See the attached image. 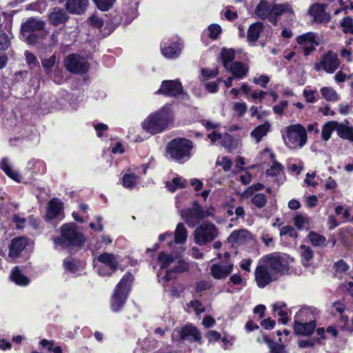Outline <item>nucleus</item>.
I'll return each mask as SVG.
<instances>
[{
    "mask_svg": "<svg viewBox=\"0 0 353 353\" xmlns=\"http://www.w3.org/2000/svg\"><path fill=\"white\" fill-rule=\"evenodd\" d=\"M174 115L169 105H165L159 110L149 114L142 121L143 130L152 135L162 133L172 125Z\"/></svg>",
    "mask_w": 353,
    "mask_h": 353,
    "instance_id": "obj_1",
    "label": "nucleus"
},
{
    "mask_svg": "<svg viewBox=\"0 0 353 353\" xmlns=\"http://www.w3.org/2000/svg\"><path fill=\"white\" fill-rule=\"evenodd\" d=\"M254 14L261 20L268 19L273 26H277L279 18L285 14L286 17L292 21L294 11L288 3L271 4L266 0H261L254 9Z\"/></svg>",
    "mask_w": 353,
    "mask_h": 353,
    "instance_id": "obj_2",
    "label": "nucleus"
},
{
    "mask_svg": "<svg viewBox=\"0 0 353 353\" xmlns=\"http://www.w3.org/2000/svg\"><path fill=\"white\" fill-rule=\"evenodd\" d=\"M60 236L53 238L54 243L63 249L81 248L85 243L83 233L77 230L75 223H63L59 228Z\"/></svg>",
    "mask_w": 353,
    "mask_h": 353,
    "instance_id": "obj_3",
    "label": "nucleus"
},
{
    "mask_svg": "<svg viewBox=\"0 0 353 353\" xmlns=\"http://www.w3.org/2000/svg\"><path fill=\"white\" fill-rule=\"evenodd\" d=\"M134 281L133 274L128 271L116 285L110 299V307L114 312L121 310L125 304Z\"/></svg>",
    "mask_w": 353,
    "mask_h": 353,
    "instance_id": "obj_4",
    "label": "nucleus"
},
{
    "mask_svg": "<svg viewBox=\"0 0 353 353\" xmlns=\"http://www.w3.org/2000/svg\"><path fill=\"white\" fill-rule=\"evenodd\" d=\"M193 143L186 138H174L168 143L166 152L170 158L179 163L189 160L192 156Z\"/></svg>",
    "mask_w": 353,
    "mask_h": 353,
    "instance_id": "obj_5",
    "label": "nucleus"
},
{
    "mask_svg": "<svg viewBox=\"0 0 353 353\" xmlns=\"http://www.w3.org/2000/svg\"><path fill=\"white\" fill-rule=\"evenodd\" d=\"M283 139L288 148H301L307 141L306 128L300 123L290 125L285 128V134H283Z\"/></svg>",
    "mask_w": 353,
    "mask_h": 353,
    "instance_id": "obj_6",
    "label": "nucleus"
},
{
    "mask_svg": "<svg viewBox=\"0 0 353 353\" xmlns=\"http://www.w3.org/2000/svg\"><path fill=\"white\" fill-rule=\"evenodd\" d=\"M312 314L308 310L301 309L295 314L293 322V330L296 335L311 336L316 327L315 319H310L307 321V316Z\"/></svg>",
    "mask_w": 353,
    "mask_h": 353,
    "instance_id": "obj_7",
    "label": "nucleus"
},
{
    "mask_svg": "<svg viewBox=\"0 0 353 353\" xmlns=\"http://www.w3.org/2000/svg\"><path fill=\"white\" fill-rule=\"evenodd\" d=\"M45 26L46 23L43 20L29 18L21 26V34L23 41L28 45L38 43L41 36L36 32L44 30Z\"/></svg>",
    "mask_w": 353,
    "mask_h": 353,
    "instance_id": "obj_8",
    "label": "nucleus"
},
{
    "mask_svg": "<svg viewBox=\"0 0 353 353\" xmlns=\"http://www.w3.org/2000/svg\"><path fill=\"white\" fill-rule=\"evenodd\" d=\"M219 234V230L216 226L210 221H203L194 231V243L203 246L208 243L213 241Z\"/></svg>",
    "mask_w": 353,
    "mask_h": 353,
    "instance_id": "obj_9",
    "label": "nucleus"
},
{
    "mask_svg": "<svg viewBox=\"0 0 353 353\" xmlns=\"http://www.w3.org/2000/svg\"><path fill=\"white\" fill-rule=\"evenodd\" d=\"M136 17V11L130 7L123 9L121 12L115 10L110 14V18L106 21V28L112 32L121 24L125 26H128Z\"/></svg>",
    "mask_w": 353,
    "mask_h": 353,
    "instance_id": "obj_10",
    "label": "nucleus"
},
{
    "mask_svg": "<svg viewBox=\"0 0 353 353\" xmlns=\"http://www.w3.org/2000/svg\"><path fill=\"white\" fill-rule=\"evenodd\" d=\"M265 261L270 270L278 276L290 274V264L288 260L279 252H274L266 255Z\"/></svg>",
    "mask_w": 353,
    "mask_h": 353,
    "instance_id": "obj_11",
    "label": "nucleus"
},
{
    "mask_svg": "<svg viewBox=\"0 0 353 353\" xmlns=\"http://www.w3.org/2000/svg\"><path fill=\"white\" fill-rule=\"evenodd\" d=\"M210 214L205 212L201 205L197 201L192 203V207L184 209L181 212V217L190 228H194L205 218L208 217Z\"/></svg>",
    "mask_w": 353,
    "mask_h": 353,
    "instance_id": "obj_12",
    "label": "nucleus"
},
{
    "mask_svg": "<svg viewBox=\"0 0 353 353\" xmlns=\"http://www.w3.org/2000/svg\"><path fill=\"white\" fill-rule=\"evenodd\" d=\"M155 94L166 97H176L183 94L188 95L184 91L182 83L178 79L163 81L160 88L155 92Z\"/></svg>",
    "mask_w": 353,
    "mask_h": 353,
    "instance_id": "obj_13",
    "label": "nucleus"
},
{
    "mask_svg": "<svg viewBox=\"0 0 353 353\" xmlns=\"http://www.w3.org/2000/svg\"><path fill=\"white\" fill-rule=\"evenodd\" d=\"M183 42L176 37L169 38L161 43V52L166 59H176L181 53Z\"/></svg>",
    "mask_w": 353,
    "mask_h": 353,
    "instance_id": "obj_14",
    "label": "nucleus"
},
{
    "mask_svg": "<svg viewBox=\"0 0 353 353\" xmlns=\"http://www.w3.org/2000/svg\"><path fill=\"white\" fill-rule=\"evenodd\" d=\"M254 279L257 286L264 288L272 281L278 280V276L273 274L268 265H258L254 271Z\"/></svg>",
    "mask_w": 353,
    "mask_h": 353,
    "instance_id": "obj_15",
    "label": "nucleus"
},
{
    "mask_svg": "<svg viewBox=\"0 0 353 353\" xmlns=\"http://www.w3.org/2000/svg\"><path fill=\"white\" fill-rule=\"evenodd\" d=\"M319 65L327 73H334L339 67L340 61L337 54L332 50H329L327 53L323 55L320 63L316 64V69H319Z\"/></svg>",
    "mask_w": 353,
    "mask_h": 353,
    "instance_id": "obj_16",
    "label": "nucleus"
},
{
    "mask_svg": "<svg viewBox=\"0 0 353 353\" xmlns=\"http://www.w3.org/2000/svg\"><path fill=\"white\" fill-rule=\"evenodd\" d=\"M97 261L110 268V271L105 272L103 268H99V272L101 275L111 276L118 269L119 263L113 254L103 252L98 256Z\"/></svg>",
    "mask_w": 353,
    "mask_h": 353,
    "instance_id": "obj_17",
    "label": "nucleus"
},
{
    "mask_svg": "<svg viewBox=\"0 0 353 353\" xmlns=\"http://www.w3.org/2000/svg\"><path fill=\"white\" fill-rule=\"evenodd\" d=\"M327 7L326 4L314 3L310 7L308 14L313 17V20L316 23H327L330 21L331 17L325 10Z\"/></svg>",
    "mask_w": 353,
    "mask_h": 353,
    "instance_id": "obj_18",
    "label": "nucleus"
},
{
    "mask_svg": "<svg viewBox=\"0 0 353 353\" xmlns=\"http://www.w3.org/2000/svg\"><path fill=\"white\" fill-rule=\"evenodd\" d=\"M65 65L67 70L73 74H85L89 70L88 64L80 61L74 54L67 57Z\"/></svg>",
    "mask_w": 353,
    "mask_h": 353,
    "instance_id": "obj_19",
    "label": "nucleus"
},
{
    "mask_svg": "<svg viewBox=\"0 0 353 353\" xmlns=\"http://www.w3.org/2000/svg\"><path fill=\"white\" fill-rule=\"evenodd\" d=\"M233 268L234 264L232 262L214 263L210 266V274L215 279L224 280L231 274Z\"/></svg>",
    "mask_w": 353,
    "mask_h": 353,
    "instance_id": "obj_20",
    "label": "nucleus"
},
{
    "mask_svg": "<svg viewBox=\"0 0 353 353\" xmlns=\"http://www.w3.org/2000/svg\"><path fill=\"white\" fill-rule=\"evenodd\" d=\"M180 340H188L191 342L195 341L201 343V336L198 328L192 324H186L178 331Z\"/></svg>",
    "mask_w": 353,
    "mask_h": 353,
    "instance_id": "obj_21",
    "label": "nucleus"
},
{
    "mask_svg": "<svg viewBox=\"0 0 353 353\" xmlns=\"http://www.w3.org/2000/svg\"><path fill=\"white\" fill-rule=\"evenodd\" d=\"M63 210V203L59 199H52L48 204L46 221H49L59 217Z\"/></svg>",
    "mask_w": 353,
    "mask_h": 353,
    "instance_id": "obj_22",
    "label": "nucleus"
},
{
    "mask_svg": "<svg viewBox=\"0 0 353 353\" xmlns=\"http://www.w3.org/2000/svg\"><path fill=\"white\" fill-rule=\"evenodd\" d=\"M88 5V0H67L65 8L72 14L81 15L85 13Z\"/></svg>",
    "mask_w": 353,
    "mask_h": 353,
    "instance_id": "obj_23",
    "label": "nucleus"
},
{
    "mask_svg": "<svg viewBox=\"0 0 353 353\" xmlns=\"http://www.w3.org/2000/svg\"><path fill=\"white\" fill-rule=\"evenodd\" d=\"M69 19L66 12L61 8H54L48 13V19L50 23L54 26L65 23Z\"/></svg>",
    "mask_w": 353,
    "mask_h": 353,
    "instance_id": "obj_24",
    "label": "nucleus"
},
{
    "mask_svg": "<svg viewBox=\"0 0 353 353\" xmlns=\"http://www.w3.org/2000/svg\"><path fill=\"white\" fill-rule=\"evenodd\" d=\"M27 245V238L23 236L14 238L9 245V256L12 257L19 256Z\"/></svg>",
    "mask_w": 353,
    "mask_h": 353,
    "instance_id": "obj_25",
    "label": "nucleus"
},
{
    "mask_svg": "<svg viewBox=\"0 0 353 353\" xmlns=\"http://www.w3.org/2000/svg\"><path fill=\"white\" fill-rule=\"evenodd\" d=\"M252 239L251 233L245 230H236L232 232L228 238V241L231 243L242 244Z\"/></svg>",
    "mask_w": 353,
    "mask_h": 353,
    "instance_id": "obj_26",
    "label": "nucleus"
},
{
    "mask_svg": "<svg viewBox=\"0 0 353 353\" xmlns=\"http://www.w3.org/2000/svg\"><path fill=\"white\" fill-rule=\"evenodd\" d=\"M264 29V25L261 21L252 23L248 30L247 39L248 41L255 42L260 37L261 32Z\"/></svg>",
    "mask_w": 353,
    "mask_h": 353,
    "instance_id": "obj_27",
    "label": "nucleus"
},
{
    "mask_svg": "<svg viewBox=\"0 0 353 353\" xmlns=\"http://www.w3.org/2000/svg\"><path fill=\"white\" fill-rule=\"evenodd\" d=\"M228 70L232 74L234 77L238 79H242L245 77L248 72V68L241 61H235L231 63Z\"/></svg>",
    "mask_w": 353,
    "mask_h": 353,
    "instance_id": "obj_28",
    "label": "nucleus"
},
{
    "mask_svg": "<svg viewBox=\"0 0 353 353\" xmlns=\"http://www.w3.org/2000/svg\"><path fill=\"white\" fill-rule=\"evenodd\" d=\"M270 128L271 125L269 121H265L263 124L259 125L254 128L251 132L250 135L257 143H259L270 131Z\"/></svg>",
    "mask_w": 353,
    "mask_h": 353,
    "instance_id": "obj_29",
    "label": "nucleus"
},
{
    "mask_svg": "<svg viewBox=\"0 0 353 353\" xmlns=\"http://www.w3.org/2000/svg\"><path fill=\"white\" fill-rule=\"evenodd\" d=\"M1 170L10 179L16 182H21V176L17 172L12 170L7 158H3L0 161Z\"/></svg>",
    "mask_w": 353,
    "mask_h": 353,
    "instance_id": "obj_30",
    "label": "nucleus"
},
{
    "mask_svg": "<svg viewBox=\"0 0 353 353\" xmlns=\"http://www.w3.org/2000/svg\"><path fill=\"white\" fill-rule=\"evenodd\" d=\"M11 280L18 285L26 286L29 284L30 280L28 276L22 274L19 267L15 266L10 274Z\"/></svg>",
    "mask_w": 353,
    "mask_h": 353,
    "instance_id": "obj_31",
    "label": "nucleus"
},
{
    "mask_svg": "<svg viewBox=\"0 0 353 353\" xmlns=\"http://www.w3.org/2000/svg\"><path fill=\"white\" fill-rule=\"evenodd\" d=\"M336 131L338 136L343 139L353 142V127L346 125L337 121Z\"/></svg>",
    "mask_w": 353,
    "mask_h": 353,
    "instance_id": "obj_32",
    "label": "nucleus"
},
{
    "mask_svg": "<svg viewBox=\"0 0 353 353\" xmlns=\"http://www.w3.org/2000/svg\"><path fill=\"white\" fill-rule=\"evenodd\" d=\"M157 263L159 264L160 270H167L168 268L174 262L175 257L172 254H167L165 252H161L157 258Z\"/></svg>",
    "mask_w": 353,
    "mask_h": 353,
    "instance_id": "obj_33",
    "label": "nucleus"
},
{
    "mask_svg": "<svg viewBox=\"0 0 353 353\" xmlns=\"http://www.w3.org/2000/svg\"><path fill=\"white\" fill-rule=\"evenodd\" d=\"M187 185V181L181 176L172 179V181L165 182V188L172 193H174L179 188H185Z\"/></svg>",
    "mask_w": 353,
    "mask_h": 353,
    "instance_id": "obj_34",
    "label": "nucleus"
},
{
    "mask_svg": "<svg viewBox=\"0 0 353 353\" xmlns=\"http://www.w3.org/2000/svg\"><path fill=\"white\" fill-rule=\"evenodd\" d=\"M220 57L224 68L228 70L229 66L235 58V52L232 48H223L221 50Z\"/></svg>",
    "mask_w": 353,
    "mask_h": 353,
    "instance_id": "obj_35",
    "label": "nucleus"
},
{
    "mask_svg": "<svg viewBox=\"0 0 353 353\" xmlns=\"http://www.w3.org/2000/svg\"><path fill=\"white\" fill-rule=\"evenodd\" d=\"M188 231L183 223L176 225L174 232V241L178 244H183L187 241Z\"/></svg>",
    "mask_w": 353,
    "mask_h": 353,
    "instance_id": "obj_36",
    "label": "nucleus"
},
{
    "mask_svg": "<svg viewBox=\"0 0 353 353\" xmlns=\"http://www.w3.org/2000/svg\"><path fill=\"white\" fill-rule=\"evenodd\" d=\"M296 42L300 46L309 44L310 43H314L316 46H319V43L316 41V34L313 32H308L298 36L296 38Z\"/></svg>",
    "mask_w": 353,
    "mask_h": 353,
    "instance_id": "obj_37",
    "label": "nucleus"
},
{
    "mask_svg": "<svg viewBox=\"0 0 353 353\" xmlns=\"http://www.w3.org/2000/svg\"><path fill=\"white\" fill-rule=\"evenodd\" d=\"M337 121H330L326 122L322 127L321 137L325 141H328L334 130H336Z\"/></svg>",
    "mask_w": 353,
    "mask_h": 353,
    "instance_id": "obj_38",
    "label": "nucleus"
},
{
    "mask_svg": "<svg viewBox=\"0 0 353 353\" xmlns=\"http://www.w3.org/2000/svg\"><path fill=\"white\" fill-rule=\"evenodd\" d=\"M139 176L134 173L125 174L121 179L125 188L132 190L137 184Z\"/></svg>",
    "mask_w": 353,
    "mask_h": 353,
    "instance_id": "obj_39",
    "label": "nucleus"
},
{
    "mask_svg": "<svg viewBox=\"0 0 353 353\" xmlns=\"http://www.w3.org/2000/svg\"><path fill=\"white\" fill-rule=\"evenodd\" d=\"M63 266L66 272L75 274L79 271V261L71 257H66L63 262Z\"/></svg>",
    "mask_w": 353,
    "mask_h": 353,
    "instance_id": "obj_40",
    "label": "nucleus"
},
{
    "mask_svg": "<svg viewBox=\"0 0 353 353\" xmlns=\"http://www.w3.org/2000/svg\"><path fill=\"white\" fill-rule=\"evenodd\" d=\"M307 237L313 246H321L326 245V239L323 235L319 234L314 231H310Z\"/></svg>",
    "mask_w": 353,
    "mask_h": 353,
    "instance_id": "obj_41",
    "label": "nucleus"
},
{
    "mask_svg": "<svg viewBox=\"0 0 353 353\" xmlns=\"http://www.w3.org/2000/svg\"><path fill=\"white\" fill-rule=\"evenodd\" d=\"M300 249L301 251V256L302 263L303 265H306L314 257V251L310 246L305 245H301Z\"/></svg>",
    "mask_w": 353,
    "mask_h": 353,
    "instance_id": "obj_42",
    "label": "nucleus"
},
{
    "mask_svg": "<svg viewBox=\"0 0 353 353\" xmlns=\"http://www.w3.org/2000/svg\"><path fill=\"white\" fill-rule=\"evenodd\" d=\"M323 97L327 101H336L338 100L336 92L331 87H323L321 89Z\"/></svg>",
    "mask_w": 353,
    "mask_h": 353,
    "instance_id": "obj_43",
    "label": "nucleus"
},
{
    "mask_svg": "<svg viewBox=\"0 0 353 353\" xmlns=\"http://www.w3.org/2000/svg\"><path fill=\"white\" fill-rule=\"evenodd\" d=\"M251 203L257 208L261 209L267 204V197L263 193H256L251 198Z\"/></svg>",
    "mask_w": 353,
    "mask_h": 353,
    "instance_id": "obj_44",
    "label": "nucleus"
},
{
    "mask_svg": "<svg viewBox=\"0 0 353 353\" xmlns=\"http://www.w3.org/2000/svg\"><path fill=\"white\" fill-rule=\"evenodd\" d=\"M340 24L345 34H353V19L351 17H343Z\"/></svg>",
    "mask_w": 353,
    "mask_h": 353,
    "instance_id": "obj_45",
    "label": "nucleus"
},
{
    "mask_svg": "<svg viewBox=\"0 0 353 353\" xmlns=\"http://www.w3.org/2000/svg\"><path fill=\"white\" fill-rule=\"evenodd\" d=\"M284 170V166L277 161L272 163V166L266 170V174L269 176H277Z\"/></svg>",
    "mask_w": 353,
    "mask_h": 353,
    "instance_id": "obj_46",
    "label": "nucleus"
},
{
    "mask_svg": "<svg viewBox=\"0 0 353 353\" xmlns=\"http://www.w3.org/2000/svg\"><path fill=\"white\" fill-rule=\"evenodd\" d=\"M171 269L174 272V273L183 274L189 271L190 264L184 259H179Z\"/></svg>",
    "mask_w": 353,
    "mask_h": 353,
    "instance_id": "obj_47",
    "label": "nucleus"
},
{
    "mask_svg": "<svg viewBox=\"0 0 353 353\" xmlns=\"http://www.w3.org/2000/svg\"><path fill=\"white\" fill-rule=\"evenodd\" d=\"M96 7L101 11H108L114 5L116 0H92Z\"/></svg>",
    "mask_w": 353,
    "mask_h": 353,
    "instance_id": "obj_48",
    "label": "nucleus"
},
{
    "mask_svg": "<svg viewBox=\"0 0 353 353\" xmlns=\"http://www.w3.org/2000/svg\"><path fill=\"white\" fill-rule=\"evenodd\" d=\"M234 142L235 141L232 135L226 134L221 141V145L229 152H232L235 148Z\"/></svg>",
    "mask_w": 353,
    "mask_h": 353,
    "instance_id": "obj_49",
    "label": "nucleus"
},
{
    "mask_svg": "<svg viewBox=\"0 0 353 353\" xmlns=\"http://www.w3.org/2000/svg\"><path fill=\"white\" fill-rule=\"evenodd\" d=\"M213 286L212 281L201 280L196 283L195 286V292L201 293L205 290H210Z\"/></svg>",
    "mask_w": 353,
    "mask_h": 353,
    "instance_id": "obj_50",
    "label": "nucleus"
},
{
    "mask_svg": "<svg viewBox=\"0 0 353 353\" xmlns=\"http://www.w3.org/2000/svg\"><path fill=\"white\" fill-rule=\"evenodd\" d=\"M308 223L307 219L301 212H297L294 218V224L298 230H302L305 223Z\"/></svg>",
    "mask_w": 353,
    "mask_h": 353,
    "instance_id": "obj_51",
    "label": "nucleus"
},
{
    "mask_svg": "<svg viewBox=\"0 0 353 353\" xmlns=\"http://www.w3.org/2000/svg\"><path fill=\"white\" fill-rule=\"evenodd\" d=\"M56 61V55L52 54L48 59H44L41 60V64L45 69L46 72L51 71L54 67Z\"/></svg>",
    "mask_w": 353,
    "mask_h": 353,
    "instance_id": "obj_52",
    "label": "nucleus"
},
{
    "mask_svg": "<svg viewBox=\"0 0 353 353\" xmlns=\"http://www.w3.org/2000/svg\"><path fill=\"white\" fill-rule=\"evenodd\" d=\"M280 235L285 236L288 235L292 238H296L298 233L296 230L291 225H285L280 230Z\"/></svg>",
    "mask_w": 353,
    "mask_h": 353,
    "instance_id": "obj_53",
    "label": "nucleus"
},
{
    "mask_svg": "<svg viewBox=\"0 0 353 353\" xmlns=\"http://www.w3.org/2000/svg\"><path fill=\"white\" fill-rule=\"evenodd\" d=\"M209 37L212 39H216L221 33V27L219 24L213 23L208 26Z\"/></svg>",
    "mask_w": 353,
    "mask_h": 353,
    "instance_id": "obj_54",
    "label": "nucleus"
},
{
    "mask_svg": "<svg viewBox=\"0 0 353 353\" xmlns=\"http://www.w3.org/2000/svg\"><path fill=\"white\" fill-rule=\"evenodd\" d=\"M10 46V41L8 36L4 32L0 33V50L5 51Z\"/></svg>",
    "mask_w": 353,
    "mask_h": 353,
    "instance_id": "obj_55",
    "label": "nucleus"
},
{
    "mask_svg": "<svg viewBox=\"0 0 353 353\" xmlns=\"http://www.w3.org/2000/svg\"><path fill=\"white\" fill-rule=\"evenodd\" d=\"M201 74L205 77V80L216 77L219 74V69L217 68L214 69L210 68H202L201 70Z\"/></svg>",
    "mask_w": 353,
    "mask_h": 353,
    "instance_id": "obj_56",
    "label": "nucleus"
},
{
    "mask_svg": "<svg viewBox=\"0 0 353 353\" xmlns=\"http://www.w3.org/2000/svg\"><path fill=\"white\" fill-rule=\"evenodd\" d=\"M233 109L239 117H242L247 111V105L245 102H236Z\"/></svg>",
    "mask_w": 353,
    "mask_h": 353,
    "instance_id": "obj_57",
    "label": "nucleus"
},
{
    "mask_svg": "<svg viewBox=\"0 0 353 353\" xmlns=\"http://www.w3.org/2000/svg\"><path fill=\"white\" fill-rule=\"evenodd\" d=\"M90 22L92 26L98 29L101 28L104 24L103 20L94 14L90 17Z\"/></svg>",
    "mask_w": 353,
    "mask_h": 353,
    "instance_id": "obj_58",
    "label": "nucleus"
},
{
    "mask_svg": "<svg viewBox=\"0 0 353 353\" xmlns=\"http://www.w3.org/2000/svg\"><path fill=\"white\" fill-rule=\"evenodd\" d=\"M221 81V79H218L216 81L208 82L205 84V88L210 93H216L219 91V83Z\"/></svg>",
    "mask_w": 353,
    "mask_h": 353,
    "instance_id": "obj_59",
    "label": "nucleus"
},
{
    "mask_svg": "<svg viewBox=\"0 0 353 353\" xmlns=\"http://www.w3.org/2000/svg\"><path fill=\"white\" fill-rule=\"evenodd\" d=\"M288 101L286 100L281 101L279 104L273 107V112L279 115H282L285 108L288 106Z\"/></svg>",
    "mask_w": 353,
    "mask_h": 353,
    "instance_id": "obj_60",
    "label": "nucleus"
},
{
    "mask_svg": "<svg viewBox=\"0 0 353 353\" xmlns=\"http://www.w3.org/2000/svg\"><path fill=\"white\" fill-rule=\"evenodd\" d=\"M270 78L268 75L262 74L258 78H254L253 82L256 85H260L262 88H266V85L269 83Z\"/></svg>",
    "mask_w": 353,
    "mask_h": 353,
    "instance_id": "obj_61",
    "label": "nucleus"
},
{
    "mask_svg": "<svg viewBox=\"0 0 353 353\" xmlns=\"http://www.w3.org/2000/svg\"><path fill=\"white\" fill-rule=\"evenodd\" d=\"M261 325L265 330H272L276 325V321L270 318H267L261 321Z\"/></svg>",
    "mask_w": 353,
    "mask_h": 353,
    "instance_id": "obj_62",
    "label": "nucleus"
},
{
    "mask_svg": "<svg viewBox=\"0 0 353 353\" xmlns=\"http://www.w3.org/2000/svg\"><path fill=\"white\" fill-rule=\"evenodd\" d=\"M165 270V274L161 278L163 281H164L166 283H168L170 281L175 280L177 279V276L176 275V273H174V272L172 269H167Z\"/></svg>",
    "mask_w": 353,
    "mask_h": 353,
    "instance_id": "obj_63",
    "label": "nucleus"
},
{
    "mask_svg": "<svg viewBox=\"0 0 353 353\" xmlns=\"http://www.w3.org/2000/svg\"><path fill=\"white\" fill-rule=\"evenodd\" d=\"M269 347L270 348L271 353H283L285 346L283 344H279L274 341Z\"/></svg>",
    "mask_w": 353,
    "mask_h": 353,
    "instance_id": "obj_64",
    "label": "nucleus"
}]
</instances>
